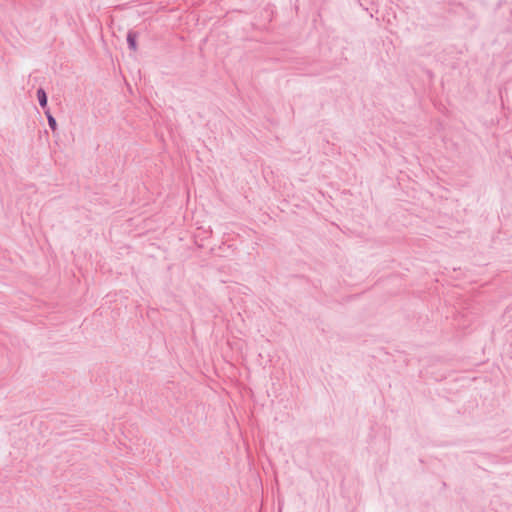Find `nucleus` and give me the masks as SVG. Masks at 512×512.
Here are the masks:
<instances>
[{"mask_svg":"<svg viewBox=\"0 0 512 512\" xmlns=\"http://www.w3.org/2000/svg\"><path fill=\"white\" fill-rule=\"evenodd\" d=\"M37 98L39 101V104L42 108H45L47 106V95L44 89L39 88L37 90Z\"/></svg>","mask_w":512,"mask_h":512,"instance_id":"1","label":"nucleus"},{"mask_svg":"<svg viewBox=\"0 0 512 512\" xmlns=\"http://www.w3.org/2000/svg\"><path fill=\"white\" fill-rule=\"evenodd\" d=\"M127 43H128V46L131 50L135 51L137 49V45H136V34L132 31H130L128 34H127Z\"/></svg>","mask_w":512,"mask_h":512,"instance_id":"2","label":"nucleus"},{"mask_svg":"<svg viewBox=\"0 0 512 512\" xmlns=\"http://www.w3.org/2000/svg\"><path fill=\"white\" fill-rule=\"evenodd\" d=\"M48 125L51 128L52 131H56L57 129V122L56 119L53 116L48 117Z\"/></svg>","mask_w":512,"mask_h":512,"instance_id":"3","label":"nucleus"},{"mask_svg":"<svg viewBox=\"0 0 512 512\" xmlns=\"http://www.w3.org/2000/svg\"><path fill=\"white\" fill-rule=\"evenodd\" d=\"M45 114H46L47 118H48V117H50V116H52V115H51V113H50L49 111H46V112H45Z\"/></svg>","mask_w":512,"mask_h":512,"instance_id":"4","label":"nucleus"}]
</instances>
